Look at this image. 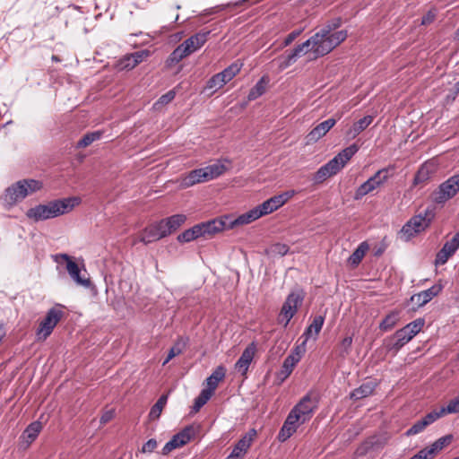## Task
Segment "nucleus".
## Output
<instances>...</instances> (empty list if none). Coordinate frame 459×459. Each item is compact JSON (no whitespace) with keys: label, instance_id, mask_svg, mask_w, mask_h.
I'll return each instance as SVG.
<instances>
[{"label":"nucleus","instance_id":"obj_1","mask_svg":"<svg viewBox=\"0 0 459 459\" xmlns=\"http://www.w3.org/2000/svg\"><path fill=\"white\" fill-rule=\"evenodd\" d=\"M79 204L80 199L77 197L56 199L30 208L26 216L36 222L46 221L69 212Z\"/></svg>","mask_w":459,"mask_h":459},{"label":"nucleus","instance_id":"obj_2","mask_svg":"<svg viewBox=\"0 0 459 459\" xmlns=\"http://www.w3.org/2000/svg\"><path fill=\"white\" fill-rule=\"evenodd\" d=\"M359 146L356 143L344 148L336 156L330 160L327 163L319 168L314 174L313 181L315 184L324 182L328 178L336 175L348 161L358 152Z\"/></svg>","mask_w":459,"mask_h":459},{"label":"nucleus","instance_id":"obj_3","mask_svg":"<svg viewBox=\"0 0 459 459\" xmlns=\"http://www.w3.org/2000/svg\"><path fill=\"white\" fill-rule=\"evenodd\" d=\"M341 24L342 19L340 17L333 18L328 21L319 31L313 35V38L320 46L324 47V48H327L326 51H325L326 55L347 39V30H342L334 31Z\"/></svg>","mask_w":459,"mask_h":459},{"label":"nucleus","instance_id":"obj_4","mask_svg":"<svg viewBox=\"0 0 459 459\" xmlns=\"http://www.w3.org/2000/svg\"><path fill=\"white\" fill-rule=\"evenodd\" d=\"M327 48H324V47L320 46L316 40L312 37H310L307 40L296 46L292 50L286 51L284 55L280 56V68L286 69L290 65L294 64L298 58L306 55L308 52H311L314 56V58H317L320 56H324L326 55L325 51Z\"/></svg>","mask_w":459,"mask_h":459},{"label":"nucleus","instance_id":"obj_5","mask_svg":"<svg viewBox=\"0 0 459 459\" xmlns=\"http://www.w3.org/2000/svg\"><path fill=\"white\" fill-rule=\"evenodd\" d=\"M210 30H201L178 45L169 55V65L179 63L182 59L201 48L208 39Z\"/></svg>","mask_w":459,"mask_h":459},{"label":"nucleus","instance_id":"obj_6","mask_svg":"<svg viewBox=\"0 0 459 459\" xmlns=\"http://www.w3.org/2000/svg\"><path fill=\"white\" fill-rule=\"evenodd\" d=\"M41 182L35 179H23L16 182L6 188L4 195V201L9 206H13L22 202L28 195L40 190Z\"/></svg>","mask_w":459,"mask_h":459},{"label":"nucleus","instance_id":"obj_7","mask_svg":"<svg viewBox=\"0 0 459 459\" xmlns=\"http://www.w3.org/2000/svg\"><path fill=\"white\" fill-rule=\"evenodd\" d=\"M41 182L35 179H23L16 182L6 188L4 195V201L9 206H13L22 202L28 195L40 190Z\"/></svg>","mask_w":459,"mask_h":459},{"label":"nucleus","instance_id":"obj_8","mask_svg":"<svg viewBox=\"0 0 459 459\" xmlns=\"http://www.w3.org/2000/svg\"><path fill=\"white\" fill-rule=\"evenodd\" d=\"M306 297L305 291L300 288L294 289L286 298L278 315L279 324L287 327L291 318L297 314Z\"/></svg>","mask_w":459,"mask_h":459},{"label":"nucleus","instance_id":"obj_9","mask_svg":"<svg viewBox=\"0 0 459 459\" xmlns=\"http://www.w3.org/2000/svg\"><path fill=\"white\" fill-rule=\"evenodd\" d=\"M434 218V212L430 209H426L424 213H419L411 217L402 228L403 234L406 241L410 240L416 234L425 230Z\"/></svg>","mask_w":459,"mask_h":459},{"label":"nucleus","instance_id":"obj_10","mask_svg":"<svg viewBox=\"0 0 459 459\" xmlns=\"http://www.w3.org/2000/svg\"><path fill=\"white\" fill-rule=\"evenodd\" d=\"M459 192V173L455 174L443 183L431 194L432 202L437 205H444L454 198Z\"/></svg>","mask_w":459,"mask_h":459},{"label":"nucleus","instance_id":"obj_11","mask_svg":"<svg viewBox=\"0 0 459 459\" xmlns=\"http://www.w3.org/2000/svg\"><path fill=\"white\" fill-rule=\"evenodd\" d=\"M391 169H393V167L384 168L377 170L372 177L356 189L354 199L359 200L366 195L384 185L391 176L389 174V170Z\"/></svg>","mask_w":459,"mask_h":459},{"label":"nucleus","instance_id":"obj_12","mask_svg":"<svg viewBox=\"0 0 459 459\" xmlns=\"http://www.w3.org/2000/svg\"><path fill=\"white\" fill-rule=\"evenodd\" d=\"M63 316L64 312L61 309L56 307L50 308L36 331L37 339L46 340L52 333Z\"/></svg>","mask_w":459,"mask_h":459},{"label":"nucleus","instance_id":"obj_13","mask_svg":"<svg viewBox=\"0 0 459 459\" xmlns=\"http://www.w3.org/2000/svg\"><path fill=\"white\" fill-rule=\"evenodd\" d=\"M318 400L316 396L309 392L291 409V411L299 416L300 423L308 421L314 411L317 409Z\"/></svg>","mask_w":459,"mask_h":459},{"label":"nucleus","instance_id":"obj_14","mask_svg":"<svg viewBox=\"0 0 459 459\" xmlns=\"http://www.w3.org/2000/svg\"><path fill=\"white\" fill-rule=\"evenodd\" d=\"M62 259L66 262V270L70 277L76 282V284L89 288L91 286V280L89 277L81 274L79 265L72 259L67 254H58L56 255V261L59 262Z\"/></svg>","mask_w":459,"mask_h":459},{"label":"nucleus","instance_id":"obj_15","mask_svg":"<svg viewBox=\"0 0 459 459\" xmlns=\"http://www.w3.org/2000/svg\"><path fill=\"white\" fill-rule=\"evenodd\" d=\"M195 436V428L186 426L181 431L172 437V438L165 444L162 448V454L168 455L172 450L186 445Z\"/></svg>","mask_w":459,"mask_h":459},{"label":"nucleus","instance_id":"obj_16","mask_svg":"<svg viewBox=\"0 0 459 459\" xmlns=\"http://www.w3.org/2000/svg\"><path fill=\"white\" fill-rule=\"evenodd\" d=\"M294 192H284L281 195H274L260 205L256 206L260 210L261 215H267L281 207L290 198L293 196Z\"/></svg>","mask_w":459,"mask_h":459},{"label":"nucleus","instance_id":"obj_17","mask_svg":"<svg viewBox=\"0 0 459 459\" xmlns=\"http://www.w3.org/2000/svg\"><path fill=\"white\" fill-rule=\"evenodd\" d=\"M459 248V233L455 234L452 239L446 241L442 248L437 252L435 258L436 265H443Z\"/></svg>","mask_w":459,"mask_h":459},{"label":"nucleus","instance_id":"obj_18","mask_svg":"<svg viewBox=\"0 0 459 459\" xmlns=\"http://www.w3.org/2000/svg\"><path fill=\"white\" fill-rule=\"evenodd\" d=\"M255 436L256 430L255 429H249L248 432L235 445L232 452L230 454V456L234 459H241L251 446Z\"/></svg>","mask_w":459,"mask_h":459},{"label":"nucleus","instance_id":"obj_19","mask_svg":"<svg viewBox=\"0 0 459 459\" xmlns=\"http://www.w3.org/2000/svg\"><path fill=\"white\" fill-rule=\"evenodd\" d=\"M442 290V285L435 284L430 288L422 290L411 297V301L418 307H422L429 302L434 297L437 296Z\"/></svg>","mask_w":459,"mask_h":459},{"label":"nucleus","instance_id":"obj_20","mask_svg":"<svg viewBox=\"0 0 459 459\" xmlns=\"http://www.w3.org/2000/svg\"><path fill=\"white\" fill-rule=\"evenodd\" d=\"M255 353V346L254 343L248 345L240 355L239 359L235 364V368L245 376L248 370L249 365L251 364Z\"/></svg>","mask_w":459,"mask_h":459},{"label":"nucleus","instance_id":"obj_21","mask_svg":"<svg viewBox=\"0 0 459 459\" xmlns=\"http://www.w3.org/2000/svg\"><path fill=\"white\" fill-rule=\"evenodd\" d=\"M200 224L204 237H212L214 234L228 229L226 221L222 218L213 219Z\"/></svg>","mask_w":459,"mask_h":459},{"label":"nucleus","instance_id":"obj_22","mask_svg":"<svg viewBox=\"0 0 459 459\" xmlns=\"http://www.w3.org/2000/svg\"><path fill=\"white\" fill-rule=\"evenodd\" d=\"M336 124V119L328 118L315 126L308 134L309 141L316 142L325 136Z\"/></svg>","mask_w":459,"mask_h":459},{"label":"nucleus","instance_id":"obj_23","mask_svg":"<svg viewBox=\"0 0 459 459\" xmlns=\"http://www.w3.org/2000/svg\"><path fill=\"white\" fill-rule=\"evenodd\" d=\"M41 429L42 427L40 422L34 421L30 423L20 437L22 440V446H23L24 448L28 447L37 438Z\"/></svg>","mask_w":459,"mask_h":459},{"label":"nucleus","instance_id":"obj_24","mask_svg":"<svg viewBox=\"0 0 459 459\" xmlns=\"http://www.w3.org/2000/svg\"><path fill=\"white\" fill-rule=\"evenodd\" d=\"M454 437L451 434L441 437L437 439L430 446L425 447L422 450L429 456V459H432L437 453L442 451L446 446H447L453 440Z\"/></svg>","mask_w":459,"mask_h":459},{"label":"nucleus","instance_id":"obj_25","mask_svg":"<svg viewBox=\"0 0 459 459\" xmlns=\"http://www.w3.org/2000/svg\"><path fill=\"white\" fill-rule=\"evenodd\" d=\"M162 238V235L160 234L156 223H153L146 227L138 237V241L145 245L157 241Z\"/></svg>","mask_w":459,"mask_h":459},{"label":"nucleus","instance_id":"obj_26","mask_svg":"<svg viewBox=\"0 0 459 459\" xmlns=\"http://www.w3.org/2000/svg\"><path fill=\"white\" fill-rule=\"evenodd\" d=\"M261 217L262 215L260 210H258L257 207H255L254 209L248 211L247 212L239 215L234 221H231L230 225L228 226V229H232L237 225L248 224Z\"/></svg>","mask_w":459,"mask_h":459},{"label":"nucleus","instance_id":"obj_27","mask_svg":"<svg viewBox=\"0 0 459 459\" xmlns=\"http://www.w3.org/2000/svg\"><path fill=\"white\" fill-rule=\"evenodd\" d=\"M226 375V369L223 366H218L214 371L211 374L210 377L206 378L207 388L205 390H210L212 394H214L219 383L223 380Z\"/></svg>","mask_w":459,"mask_h":459},{"label":"nucleus","instance_id":"obj_28","mask_svg":"<svg viewBox=\"0 0 459 459\" xmlns=\"http://www.w3.org/2000/svg\"><path fill=\"white\" fill-rule=\"evenodd\" d=\"M377 386V384L372 381L363 383L360 386L354 389L351 393V399L355 401L366 398L373 394Z\"/></svg>","mask_w":459,"mask_h":459},{"label":"nucleus","instance_id":"obj_29","mask_svg":"<svg viewBox=\"0 0 459 459\" xmlns=\"http://www.w3.org/2000/svg\"><path fill=\"white\" fill-rule=\"evenodd\" d=\"M206 173L204 168L196 169L190 171L187 176L183 179L185 186H192L195 184L207 182Z\"/></svg>","mask_w":459,"mask_h":459},{"label":"nucleus","instance_id":"obj_30","mask_svg":"<svg viewBox=\"0 0 459 459\" xmlns=\"http://www.w3.org/2000/svg\"><path fill=\"white\" fill-rule=\"evenodd\" d=\"M325 322V318L322 316H316L314 317L312 323L306 328L305 332L301 335L300 338H306V340H308L309 338L313 337V333L315 335V338L320 333L323 325Z\"/></svg>","mask_w":459,"mask_h":459},{"label":"nucleus","instance_id":"obj_31","mask_svg":"<svg viewBox=\"0 0 459 459\" xmlns=\"http://www.w3.org/2000/svg\"><path fill=\"white\" fill-rule=\"evenodd\" d=\"M368 249V244L366 241L361 242L348 258V263L352 267H357L362 261L363 257L365 256Z\"/></svg>","mask_w":459,"mask_h":459},{"label":"nucleus","instance_id":"obj_32","mask_svg":"<svg viewBox=\"0 0 459 459\" xmlns=\"http://www.w3.org/2000/svg\"><path fill=\"white\" fill-rule=\"evenodd\" d=\"M188 341L189 339L187 337H178L175 344L170 348L168 356L163 362V365L167 364L170 359H172L177 355L181 354L187 346Z\"/></svg>","mask_w":459,"mask_h":459},{"label":"nucleus","instance_id":"obj_33","mask_svg":"<svg viewBox=\"0 0 459 459\" xmlns=\"http://www.w3.org/2000/svg\"><path fill=\"white\" fill-rule=\"evenodd\" d=\"M372 122V116H365L364 117L359 119L357 122L353 124V126L348 131V135L351 138H355L362 131H364Z\"/></svg>","mask_w":459,"mask_h":459},{"label":"nucleus","instance_id":"obj_34","mask_svg":"<svg viewBox=\"0 0 459 459\" xmlns=\"http://www.w3.org/2000/svg\"><path fill=\"white\" fill-rule=\"evenodd\" d=\"M432 174H433V169H431L430 165H429L427 163L421 165L414 176L413 185L418 186V185L426 184L429 181V179L430 178Z\"/></svg>","mask_w":459,"mask_h":459},{"label":"nucleus","instance_id":"obj_35","mask_svg":"<svg viewBox=\"0 0 459 459\" xmlns=\"http://www.w3.org/2000/svg\"><path fill=\"white\" fill-rule=\"evenodd\" d=\"M298 363L299 361L296 359L288 355L282 363L280 372L278 373V377L281 378V381H284L292 373Z\"/></svg>","mask_w":459,"mask_h":459},{"label":"nucleus","instance_id":"obj_36","mask_svg":"<svg viewBox=\"0 0 459 459\" xmlns=\"http://www.w3.org/2000/svg\"><path fill=\"white\" fill-rule=\"evenodd\" d=\"M204 169L205 170L206 178L208 179V181L217 178L227 170V167L221 161H217L213 164L208 165Z\"/></svg>","mask_w":459,"mask_h":459},{"label":"nucleus","instance_id":"obj_37","mask_svg":"<svg viewBox=\"0 0 459 459\" xmlns=\"http://www.w3.org/2000/svg\"><path fill=\"white\" fill-rule=\"evenodd\" d=\"M242 63L239 62H234L230 65H229L227 68H225L223 71L219 73L221 79H223V82L225 83L231 81L241 70L242 68Z\"/></svg>","mask_w":459,"mask_h":459},{"label":"nucleus","instance_id":"obj_38","mask_svg":"<svg viewBox=\"0 0 459 459\" xmlns=\"http://www.w3.org/2000/svg\"><path fill=\"white\" fill-rule=\"evenodd\" d=\"M399 313L397 311L390 312L379 324V329L383 332L390 331L397 324Z\"/></svg>","mask_w":459,"mask_h":459},{"label":"nucleus","instance_id":"obj_39","mask_svg":"<svg viewBox=\"0 0 459 459\" xmlns=\"http://www.w3.org/2000/svg\"><path fill=\"white\" fill-rule=\"evenodd\" d=\"M168 401V395L162 394L158 401L152 405L151 411L149 412V418L152 420H157L160 418L163 408L165 407Z\"/></svg>","mask_w":459,"mask_h":459},{"label":"nucleus","instance_id":"obj_40","mask_svg":"<svg viewBox=\"0 0 459 459\" xmlns=\"http://www.w3.org/2000/svg\"><path fill=\"white\" fill-rule=\"evenodd\" d=\"M103 133L101 131H94L85 134L80 141L76 143V148H85L91 145L93 142L101 138Z\"/></svg>","mask_w":459,"mask_h":459},{"label":"nucleus","instance_id":"obj_41","mask_svg":"<svg viewBox=\"0 0 459 459\" xmlns=\"http://www.w3.org/2000/svg\"><path fill=\"white\" fill-rule=\"evenodd\" d=\"M266 80L262 77L255 85L249 91L247 95L248 100H255L265 92Z\"/></svg>","mask_w":459,"mask_h":459},{"label":"nucleus","instance_id":"obj_42","mask_svg":"<svg viewBox=\"0 0 459 459\" xmlns=\"http://www.w3.org/2000/svg\"><path fill=\"white\" fill-rule=\"evenodd\" d=\"M213 394L210 390L203 389L199 395L195 399L193 411L197 412L211 399Z\"/></svg>","mask_w":459,"mask_h":459},{"label":"nucleus","instance_id":"obj_43","mask_svg":"<svg viewBox=\"0 0 459 459\" xmlns=\"http://www.w3.org/2000/svg\"><path fill=\"white\" fill-rule=\"evenodd\" d=\"M404 346L403 342L400 340V338H395V333L390 338L385 340V348L388 351H392L394 353L398 352L401 348Z\"/></svg>","mask_w":459,"mask_h":459},{"label":"nucleus","instance_id":"obj_44","mask_svg":"<svg viewBox=\"0 0 459 459\" xmlns=\"http://www.w3.org/2000/svg\"><path fill=\"white\" fill-rule=\"evenodd\" d=\"M167 220V223L169 224V228L171 229L172 232H175L185 223L186 217L184 214H175L168 217Z\"/></svg>","mask_w":459,"mask_h":459},{"label":"nucleus","instance_id":"obj_45","mask_svg":"<svg viewBox=\"0 0 459 459\" xmlns=\"http://www.w3.org/2000/svg\"><path fill=\"white\" fill-rule=\"evenodd\" d=\"M225 84L226 83L223 82V79H221L218 73L208 80L205 88L215 91L221 89Z\"/></svg>","mask_w":459,"mask_h":459},{"label":"nucleus","instance_id":"obj_46","mask_svg":"<svg viewBox=\"0 0 459 459\" xmlns=\"http://www.w3.org/2000/svg\"><path fill=\"white\" fill-rule=\"evenodd\" d=\"M424 325V319L419 318L416 319L404 326L407 330L408 333L414 337Z\"/></svg>","mask_w":459,"mask_h":459},{"label":"nucleus","instance_id":"obj_47","mask_svg":"<svg viewBox=\"0 0 459 459\" xmlns=\"http://www.w3.org/2000/svg\"><path fill=\"white\" fill-rule=\"evenodd\" d=\"M444 415H446L445 410L441 407L438 411H432L426 414L422 418V420L425 422V424H427V426H429Z\"/></svg>","mask_w":459,"mask_h":459},{"label":"nucleus","instance_id":"obj_48","mask_svg":"<svg viewBox=\"0 0 459 459\" xmlns=\"http://www.w3.org/2000/svg\"><path fill=\"white\" fill-rule=\"evenodd\" d=\"M427 424L422 420V419L417 420L407 431L406 436H414L420 432H422L426 428Z\"/></svg>","mask_w":459,"mask_h":459},{"label":"nucleus","instance_id":"obj_49","mask_svg":"<svg viewBox=\"0 0 459 459\" xmlns=\"http://www.w3.org/2000/svg\"><path fill=\"white\" fill-rule=\"evenodd\" d=\"M300 424V420L299 419V416L292 412L291 411L288 414L283 425L287 426L290 429H295V431L297 430L299 425Z\"/></svg>","mask_w":459,"mask_h":459},{"label":"nucleus","instance_id":"obj_50","mask_svg":"<svg viewBox=\"0 0 459 459\" xmlns=\"http://www.w3.org/2000/svg\"><path fill=\"white\" fill-rule=\"evenodd\" d=\"M307 340L304 338L303 342L297 345L290 352V356H292L294 359H296L299 362L301 359L302 356L306 352V343Z\"/></svg>","mask_w":459,"mask_h":459},{"label":"nucleus","instance_id":"obj_51","mask_svg":"<svg viewBox=\"0 0 459 459\" xmlns=\"http://www.w3.org/2000/svg\"><path fill=\"white\" fill-rule=\"evenodd\" d=\"M129 55L131 58L134 59V62H135L133 64V65H137L138 64L142 63L143 60L150 56V51L147 49H143L140 51H135Z\"/></svg>","mask_w":459,"mask_h":459},{"label":"nucleus","instance_id":"obj_52","mask_svg":"<svg viewBox=\"0 0 459 459\" xmlns=\"http://www.w3.org/2000/svg\"><path fill=\"white\" fill-rule=\"evenodd\" d=\"M446 414L459 412V395L451 399L446 407H442Z\"/></svg>","mask_w":459,"mask_h":459},{"label":"nucleus","instance_id":"obj_53","mask_svg":"<svg viewBox=\"0 0 459 459\" xmlns=\"http://www.w3.org/2000/svg\"><path fill=\"white\" fill-rule=\"evenodd\" d=\"M167 221L168 220L166 218L155 222L160 234L162 235V238L173 233L171 229L169 228V224L167 223Z\"/></svg>","mask_w":459,"mask_h":459},{"label":"nucleus","instance_id":"obj_54","mask_svg":"<svg viewBox=\"0 0 459 459\" xmlns=\"http://www.w3.org/2000/svg\"><path fill=\"white\" fill-rule=\"evenodd\" d=\"M295 432V429H290L287 426L282 425L278 434V440L281 442H284L288 438H290Z\"/></svg>","mask_w":459,"mask_h":459},{"label":"nucleus","instance_id":"obj_55","mask_svg":"<svg viewBox=\"0 0 459 459\" xmlns=\"http://www.w3.org/2000/svg\"><path fill=\"white\" fill-rule=\"evenodd\" d=\"M395 338H400V340L405 345L408 343L413 337L408 333L407 330L403 327L395 332Z\"/></svg>","mask_w":459,"mask_h":459},{"label":"nucleus","instance_id":"obj_56","mask_svg":"<svg viewBox=\"0 0 459 459\" xmlns=\"http://www.w3.org/2000/svg\"><path fill=\"white\" fill-rule=\"evenodd\" d=\"M175 96H176V92L174 91H169L167 93H165L160 97L157 103L162 104V105L169 104L175 99Z\"/></svg>","mask_w":459,"mask_h":459},{"label":"nucleus","instance_id":"obj_57","mask_svg":"<svg viewBox=\"0 0 459 459\" xmlns=\"http://www.w3.org/2000/svg\"><path fill=\"white\" fill-rule=\"evenodd\" d=\"M177 238L181 243L190 242L195 239L193 236V232H191L189 229L179 234Z\"/></svg>","mask_w":459,"mask_h":459},{"label":"nucleus","instance_id":"obj_58","mask_svg":"<svg viewBox=\"0 0 459 459\" xmlns=\"http://www.w3.org/2000/svg\"><path fill=\"white\" fill-rule=\"evenodd\" d=\"M134 59L131 58L130 55H126L121 60H120V64L119 65L124 68V69H133L134 68L136 65H133L134 64Z\"/></svg>","mask_w":459,"mask_h":459},{"label":"nucleus","instance_id":"obj_59","mask_svg":"<svg viewBox=\"0 0 459 459\" xmlns=\"http://www.w3.org/2000/svg\"><path fill=\"white\" fill-rule=\"evenodd\" d=\"M273 252L282 256L289 252V247L285 244L277 243L273 246Z\"/></svg>","mask_w":459,"mask_h":459},{"label":"nucleus","instance_id":"obj_60","mask_svg":"<svg viewBox=\"0 0 459 459\" xmlns=\"http://www.w3.org/2000/svg\"><path fill=\"white\" fill-rule=\"evenodd\" d=\"M157 447V441L153 438L149 439L142 447L143 453H152Z\"/></svg>","mask_w":459,"mask_h":459},{"label":"nucleus","instance_id":"obj_61","mask_svg":"<svg viewBox=\"0 0 459 459\" xmlns=\"http://www.w3.org/2000/svg\"><path fill=\"white\" fill-rule=\"evenodd\" d=\"M351 344H352V337L351 336L345 337L341 342V347L342 349V353L348 354L349 351L351 347Z\"/></svg>","mask_w":459,"mask_h":459},{"label":"nucleus","instance_id":"obj_62","mask_svg":"<svg viewBox=\"0 0 459 459\" xmlns=\"http://www.w3.org/2000/svg\"><path fill=\"white\" fill-rule=\"evenodd\" d=\"M301 33V30H293L291 31L284 39L283 41V45L286 47V46H289L298 36H299V34Z\"/></svg>","mask_w":459,"mask_h":459},{"label":"nucleus","instance_id":"obj_63","mask_svg":"<svg viewBox=\"0 0 459 459\" xmlns=\"http://www.w3.org/2000/svg\"><path fill=\"white\" fill-rule=\"evenodd\" d=\"M191 230V232H193V236L194 238L196 239L200 237H204V234H203V230H202V227H201V224H196L195 225L194 227H192L191 229H189Z\"/></svg>","mask_w":459,"mask_h":459},{"label":"nucleus","instance_id":"obj_64","mask_svg":"<svg viewBox=\"0 0 459 459\" xmlns=\"http://www.w3.org/2000/svg\"><path fill=\"white\" fill-rule=\"evenodd\" d=\"M459 93V82H457L453 90L450 91V93L447 95V100H451V101H454L455 100V98L457 97Z\"/></svg>","mask_w":459,"mask_h":459}]
</instances>
